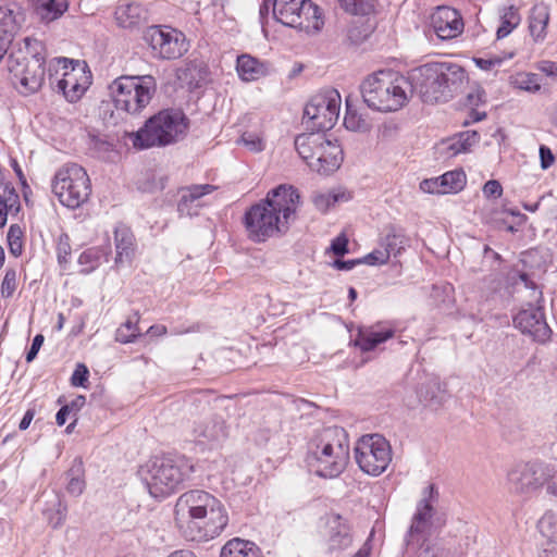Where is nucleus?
Listing matches in <instances>:
<instances>
[{
    "label": "nucleus",
    "instance_id": "nucleus-1",
    "mask_svg": "<svg viewBox=\"0 0 557 557\" xmlns=\"http://www.w3.org/2000/svg\"><path fill=\"white\" fill-rule=\"evenodd\" d=\"M175 521L190 541H209L221 534L228 516L223 504L201 490H191L176 500Z\"/></svg>",
    "mask_w": 557,
    "mask_h": 557
},
{
    "label": "nucleus",
    "instance_id": "nucleus-2",
    "mask_svg": "<svg viewBox=\"0 0 557 557\" xmlns=\"http://www.w3.org/2000/svg\"><path fill=\"white\" fill-rule=\"evenodd\" d=\"M300 196L292 185L271 189L265 199L251 206L244 215L248 237L264 243L276 234L285 233L295 218Z\"/></svg>",
    "mask_w": 557,
    "mask_h": 557
},
{
    "label": "nucleus",
    "instance_id": "nucleus-3",
    "mask_svg": "<svg viewBox=\"0 0 557 557\" xmlns=\"http://www.w3.org/2000/svg\"><path fill=\"white\" fill-rule=\"evenodd\" d=\"M410 79L424 102H447L468 84L466 70L453 62H432L412 70Z\"/></svg>",
    "mask_w": 557,
    "mask_h": 557
},
{
    "label": "nucleus",
    "instance_id": "nucleus-4",
    "mask_svg": "<svg viewBox=\"0 0 557 557\" xmlns=\"http://www.w3.org/2000/svg\"><path fill=\"white\" fill-rule=\"evenodd\" d=\"M349 461V438L345 429L327 426L309 442L307 463L321 478H337Z\"/></svg>",
    "mask_w": 557,
    "mask_h": 557
},
{
    "label": "nucleus",
    "instance_id": "nucleus-5",
    "mask_svg": "<svg viewBox=\"0 0 557 557\" xmlns=\"http://www.w3.org/2000/svg\"><path fill=\"white\" fill-rule=\"evenodd\" d=\"M412 81L393 71H379L361 84L364 103L377 111H397L408 101Z\"/></svg>",
    "mask_w": 557,
    "mask_h": 557
},
{
    "label": "nucleus",
    "instance_id": "nucleus-6",
    "mask_svg": "<svg viewBox=\"0 0 557 557\" xmlns=\"http://www.w3.org/2000/svg\"><path fill=\"white\" fill-rule=\"evenodd\" d=\"M195 472L193 461L184 456L163 457L150 460L139 471L150 495L164 498L191 480Z\"/></svg>",
    "mask_w": 557,
    "mask_h": 557
},
{
    "label": "nucleus",
    "instance_id": "nucleus-7",
    "mask_svg": "<svg viewBox=\"0 0 557 557\" xmlns=\"http://www.w3.org/2000/svg\"><path fill=\"white\" fill-rule=\"evenodd\" d=\"M188 119L180 110H162L149 117L145 125L131 134L135 148L145 149L170 145L184 135Z\"/></svg>",
    "mask_w": 557,
    "mask_h": 557
},
{
    "label": "nucleus",
    "instance_id": "nucleus-8",
    "mask_svg": "<svg viewBox=\"0 0 557 557\" xmlns=\"http://www.w3.org/2000/svg\"><path fill=\"white\" fill-rule=\"evenodd\" d=\"M25 54L18 52L10 54L9 71L15 84H20V91L34 94L40 89L45 79V58L41 55L42 45L37 39L25 37Z\"/></svg>",
    "mask_w": 557,
    "mask_h": 557
},
{
    "label": "nucleus",
    "instance_id": "nucleus-9",
    "mask_svg": "<svg viewBox=\"0 0 557 557\" xmlns=\"http://www.w3.org/2000/svg\"><path fill=\"white\" fill-rule=\"evenodd\" d=\"M295 148L309 168L320 174L335 172L343 162V149L336 140L326 138L324 133L298 135Z\"/></svg>",
    "mask_w": 557,
    "mask_h": 557
},
{
    "label": "nucleus",
    "instance_id": "nucleus-10",
    "mask_svg": "<svg viewBox=\"0 0 557 557\" xmlns=\"http://www.w3.org/2000/svg\"><path fill=\"white\" fill-rule=\"evenodd\" d=\"M115 108L128 114H139L152 100L157 81L152 75L120 76L110 85Z\"/></svg>",
    "mask_w": 557,
    "mask_h": 557
},
{
    "label": "nucleus",
    "instance_id": "nucleus-11",
    "mask_svg": "<svg viewBox=\"0 0 557 557\" xmlns=\"http://www.w3.org/2000/svg\"><path fill=\"white\" fill-rule=\"evenodd\" d=\"M52 191L67 208H78L91 193V184L85 169L76 163L65 164L52 180Z\"/></svg>",
    "mask_w": 557,
    "mask_h": 557
},
{
    "label": "nucleus",
    "instance_id": "nucleus-12",
    "mask_svg": "<svg viewBox=\"0 0 557 557\" xmlns=\"http://www.w3.org/2000/svg\"><path fill=\"white\" fill-rule=\"evenodd\" d=\"M274 18L306 32H319L324 24L320 8L310 0H274Z\"/></svg>",
    "mask_w": 557,
    "mask_h": 557
},
{
    "label": "nucleus",
    "instance_id": "nucleus-13",
    "mask_svg": "<svg viewBox=\"0 0 557 557\" xmlns=\"http://www.w3.org/2000/svg\"><path fill=\"white\" fill-rule=\"evenodd\" d=\"M341 95L336 89H326L314 95L306 104L304 117L311 133H324L336 124L341 111Z\"/></svg>",
    "mask_w": 557,
    "mask_h": 557
},
{
    "label": "nucleus",
    "instance_id": "nucleus-14",
    "mask_svg": "<svg viewBox=\"0 0 557 557\" xmlns=\"http://www.w3.org/2000/svg\"><path fill=\"white\" fill-rule=\"evenodd\" d=\"M354 450L360 470L369 475H380L392 461L389 443L376 433L361 436L357 441Z\"/></svg>",
    "mask_w": 557,
    "mask_h": 557
},
{
    "label": "nucleus",
    "instance_id": "nucleus-15",
    "mask_svg": "<svg viewBox=\"0 0 557 557\" xmlns=\"http://www.w3.org/2000/svg\"><path fill=\"white\" fill-rule=\"evenodd\" d=\"M437 498V491L433 484L428 485L422 492V498L418 502L416 512L412 516L410 527L405 536L407 546L421 548L432 534V518L434 516L433 503Z\"/></svg>",
    "mask_w": 557,
    "mask_h": 557
},
{
    "label": "nucleus",
    "instance_id": "nucleus-16",
    "mask_svg": "<svg viewBox=\"0 0 557 557\" xmlns=\"http://www.w3.org/2000/svg\"><path fill=\"white\" fill-rule=\"evenodd\" d=\"M145 40L151 49L152 57L159 60H175L188 50L185 35L169 26L149 27Z\"/></svg>",
    "mask_w": 557,
    "mask_h": 557
},
{
    "label": "nucleus",
    "instance_id": "nucleus-17",
    "mask_svg": "<svg viewBox=\"0 0 557 557\" xmlns=\"http://www.w3.org/2000/svg\"><path fill=\"white\" fill-rule=\"evenodd\" d=\"M552 474V466L533 461L515 466L507 474L509 490L520 495L540 491Z\"/></svg>",
    "mask_w": 557,
    "mask_h": 557
},
{
    "label": "nucleus",
    "instance_id": "nucleus-18",
    "mask_svg": "<svg viewBox=\"0 0 557 557\" xmlns=\"http://www.w3.org/2000/svg\"><path fill=\"white\" fill-rule=\"evenodd\" d=\"M64 73L57 88L70 102L79 100L91 84V72L85 61L62 58Z\"/></svg>",
    "mask_w": 557,
    "mask_h": 557
},
{
    "label": "nucleus",
    "instance_id": "nucleus-19",
    "mask_svg": "<svg viewBox=\"0 0 557 557\" xmlns=\"http://www.w3.org/2000/svg\"><path fill=\"white\" fill-rule=\"evenodd\" d=\"M325 553L337 557L352 544L350 527L346 519L337 513L326 517L323 530Z\"/></svg>",
    "mask_w": 557,
    "mask_h": 557
},
{
    "label": "nucleus",
    "instance_id": "nucleus-20",
    "mask_svg": "<svg viewBox=\"0 0 557 557\" xmlns=\"http://www.w3.org/2000/svg\"><path fill=\"white\" fill-rule=\"evenodd\" d=\"M513 325L521 331V333L529 335L533 341L539 343H546L552 335V330L548 326L544 312L541 308H527L520 310L513 317Z\"/></svg>",
    "mask_w": 557,
    "mask_h": 557
},
{
    "label": "nucleus",
    "instance_id": "nucleus-21",
    "mask_svg": "<svg viewBox=\"0 0 557 557\" xmlns=\"http://www.w3.org/2000/svg\"><path fill=\"white\" fill-rule=\"evenodd\" d=\"M432 26L442 40L456 38L463 32V20L459 11L450 7H438L432 14Z\"/></svg>",
    "mask_w": 557,
    "mask_h": 557
},
{
    "label": "nucleus",
    "instance_id": "nucleus-22",
    "mask_svg": "<svg viewBox=\"0 0 557 557\" xmlns=\"http://www.w3.org/2000/svg\"><path fill=\"white\" fill-rule=\"evenodd\" d=\"M215 189L216 187L211 184L191 185L184 188L177 203L178 213L187 216L197 215L203 206L201 198Z\"/></svg>",
    "mask_w": 557,
    "mask_h": 557
},
{
    "label": "nucleus",
    "instance_id": "nucleus-23",
    "mask_svg": "<svg viewBox=\"0 0 557 557\" xmlns=\"http://www.w3.org/2000/svg\"><path fill=\"white\" fill-rule=\"evenodd\" d=\"M195 438L199 443H220L227 436L225 421L221 417H211L194 428Z\"/></svg>",
    "mask_w": 557,
    "mask_h": 557
},
{
    "label": "nucleus",
    "instance_id": "nucleus-24",
    "mask_svg": "<svg viewBox=\"0 0 557 557\" xmlns=\"http://www.w3.org/2000/svg\"><path fill=\"white\" fill-rule=\"evenodd\" d=\"M393 336L394 331L392 329H383L380 325L361 327L358 331L355 345L359 347L361 351H371L375 349L377 345Z\"/></svg>",
    "mask_w": 557,
    "mask_h": 557
},
{
    "label": "nucleus",
    "instance_id": "nucleus-25",
    "mask_svg": "<svg viewBox=\"0 0 557 557\" xmlns=\"http://www.w3.org/2000/svg\"><path fill=\"white\" fill-rule=\"evenodd\" d=\"M417 393L419 400L432 408H438L448 397L446 385L436 377L426 380Z\"/></svg>",
    "mask_w": 557,
    "mask_h": 557
},
{
    "label": "nucleus",
    "instance_id": "nucleus-26",
    "mask_svg": "<svg viewBox=\"0 0 557 557\" xmlns=\"http://www.w3.org/2000/svg\"><path fill=\"white\" fill-rule=\"evenodd\" d=\"M18 28L16 13L9 8L0 7V60L7 53Z\"/></svg>",
    "mask_w": 557,
    "mask_h": 557
},
{
    "label": "nucleus",
    "instance_id": "nucleus-27",
    "mask_svg": "<svg viewBox=\"0 0 557 557\" xmlns=\"http://www.w3.org/2000/svg\"><path fill=\"white\" fill-rule=\"evenodd\" d=\"M210 71L202 61H190L180 72L178 78L188 85L189 88H199L209 81Z\"/></svg>",
    "mask_w": 557,
    "mask_h": 557
},
{
    "label": "nucleus",
    "instance_id": "nucleus-28",
    "mask_svg": "<svg viewBox=\"0 0 557 557\" xmlns=\"http://www.w3.org/2000/svg\"><path fill=\"white\" fill-rule=\"evenodd\" d=\"M115 20L123 28H133L146 20V11L139 3L121 4L115 10Z\"/></svg>",
    "mask_w": 557,
    "mask_h": 557
},
{
    "label": "nucleus",
    "instance_id": "nucleus-29",
    "mask_svg": "<svg viewBox=\"0 0 557 557\" xmlns=\"http://www.w3.org/2000/svg\"><path fill=\"white\" fill-rule=\"evenodd\" d=\"M220 557H262V554L253 542L236 537L226 542Z\"/></svg>",
    "mask_w": 557,
    "mask_h": 557
},
{
    "label": "nucleus",
    "instance_id": "nucleus-30",
    "mask_svg": "<svg viewBox=\"0 0 557 557\" xmlns=\"http://www.w3.org/2000/svg\"><path fill=\"white\" fill-rule=\"evenodd\" d=\"M236 70L239 77L245 82L257 81L267 74L265 65L248 54L237 58Z\"/></svg>",
    "mask_w": 557,
    "mask_h": 557
},
{
    "label": "nucleus",
    "instance_id": "nucleus-31",
    "mask_svg": "<svg viewBox=\"0 0 557 557\" xmlns=\"http://www.w3.org/2000/svg\"><path fill=\"white\" fill-rule=\"evenodd\" d=\"M116 257L115 263L128 261L133 253L134 238L126 227H117L114 232Z\"/></svg>",
    "mask_w": 557,
    "mask_h": 557
},
{
    "label": "nucleus",
    "instance_id": "nucleus-32",
    "mask_svg": "<svg viewBox=\"0 0 557 557\" xmlns=\"http://www.w3.org/2000/svg\"><path fill=\"white\" fill-rule=\"evenodd\" d=\"M84 463L82 458H75L66 472L69 480L66 491L73 496H79L85 490Z\"/></svg>",
    "mask_w": 557,
    "mask_h": 557
},
{
    "label": "nucleus",
    "instance_id": "nucleus-33",
    "mask_svg": "<svg viewBox=\"0 0 557 557\" xmlns=\"http://www.w3.org/2000/svg\"><path fill=\"white\" fill-rule=\"evenodd\" d=\"M500 24L496 36L498 39L507 37L521 22L518 9L513 5L504 7L499 11Z\"/></svg>",
    "mask_w": 557,
    "mask_h": 557
},
{
    "label": "nucleus",
    "instance_id": "nucleus-34",
    "mask_svg": "<svg viewBox=\"0 0 557 557\" xmlns=\"http://www.w3.org/2000/svg\"><path fill=\"white\" fill-rule=\"evenodd\" d=\"M20 209V198L14 188L2 187L0 193V227L4 226L9 213H16Z\"/></svg>",
    "mask_w": 557,
    "mask_h": 557
},
{
    "label": "nucleus",
    "instance_id": "nucleus-35",
    "mask_svg": "<svg viewBox=\"0 0 557 557\" xmlns=\"http://www.w3.org/2000/svg\"><path fill=\"white\" fill-rule=\"evenodd\" d=\"M549 21V13L546 7L536 5L533 8L529 29L535 40L543 39Z\"/></svg>",
    "mask_w": 557,
    "mask_h": 557
},
{
    "label": "nucleus",
    "instance_id": "nucleus-36",
    "mask_svg": "<svg viewBox=\"0 0 557 557\" xmlns=\"http://www.w3.org/2000/svg\"><path fill=\"white\" fill-rule=\"evenodd\" d=\"M311 199L319 211L326 212L335 203L348 201L350 194L346 191H315Z\"/></svg>",
    "mask_w": 557,
    "mask_h": 557
},
{
    "label": "nucleus",
    "instance_id": "nucleus-37",
    "mask_svg": "<svg viewBox=\"0 0 557 557\" xmlns=\"http://www.w3.org/2000/svg\"><path fill=\"white\" fill-rule=\"evenodd\" d=\"M511 87L535 94L541 90V81L537 74L519 72L509 77Z\"/></svg>",
    "mask_w": 557,
    "mask_h": 557
},
{
    "label": "nucleus",
    "instance_id": "nucleus-38",
    "mask_svg": "<svg viewBox=\"0 0 557 557\" xmlns=\"http://www.w3.org/2000/svg\"><path fill=\"white\" fill-rule=\"evenodd\" d=\"M408 245V238L400 231L392 228L382 242V246L388 251V256H398Z\"/></svg>",
    "mask_w": 557,
    "mask_h": 557
},
{
    "label": "nucleus",
    "instance_id": "nucleus-39",
    "mask_svg": "<svg viewBox=\"0 0 557 557\" xmlns=\"http://www.w3.org/2000/svg\"><path fill=\"white\" fill-rule=\"evenodd\" d=\"M344 125L352 132H367L370 128L369 122L356 110L346 99V114L344 116Z\"/></svg>",
    "mask_w": 557,
    "mask_h": 557
},
{
    "label": "nucleus",
    "instance_id": "nucleus-40",
    "mask_svg": "<svg viewBox=\"0 0 557 557\" xmlns=\"http://www.w3.org/2000/svg\"><path fill=\"white\" fill-rule=\"evenodd\" d=\"M441 184L446 194H455L460 191L466 185V174L462 170L449 171L443 174Z\"/></svg>",
    "mask_w": 557,
    "mask_h": 557
},
{
    "label": "nucleus",
    "instance_id": "nucleus-41",
    "mask_svg": "<svg viewBox=\"0 0 557 557\" xmlns=\"http://www.w3.org/2000/svg\"><path fill=\"white\" fill-rule=\"evenodd\" d=\"M139 318L135 314L134 319L129 318L124 324H122L115 333V339L122 344L133 342L139 336V330L137 326Z\"/></svg>",
    "mask_w": 557,
    "mask_h": 557
},
{
    "label": "nucleus",
    "instance_id": "nucleus-42",
    "mask_svg": "<svg viewBox=\"0 0 557 557\" xmlns=\"http://www.w3.org/2000/svg\"><path fill=\"white\" fill-rule=\"evenodd\" d=\"M341 7L354 15H368L374 10V0H338Z\"/></svg>",
    "mask_w": 557,
    "mask_h": 557
},
{
    "label": "nucleus",
    "instance_id": "nucleus-43",
    "mask_svg": "<svg viewBox=\"0 0 557 557\" xmlns=\"http://www.w3.org/2000/svg\"><path fill=\"white\" fill-rule=\"evenodd\" d=\"M101 252L96 248H89L83 251L78 258V263L81 265H86L85 269L82 270L84 273H89L94 269H96L100 263Z\"/></svg>",
    "mask_w": 557,
    "mask_h": 557
},
{
    "label": "nucleus",
    "instance_id": "nucleus-44",
    "mask_svg": "<svg viewBox=\"0 0 557 557\" xmlns=\"http://www.w3.org/2000/svg\"><path fill=\"white\" fill-rule=\"evenodd\" d=\"M71 252L69 235L65 233L60 234L57 240V258L60 265L64 267L69 262Z\"/></svg>",
    "mask_w": 557,
    "mask_h": 557
},
{
    "label": "nucleus",
    "instance_id": "nucleus-45",
    "mask_svg": "<svg viewBox=\"0 0 557 557\" xmlns=\"http://www.w3.org/2000/svg\"><path fill=\"white\" fill-rule=\"evenodd\" d=\"M240 143L252 152H260L265 147L263 138L253 132H245L240 137Z\"/></svg>",
    "mask_w": 557,
    "mask_h": 557
},
{
    "label": "nucleus",
    "instance_id": "nucleus-46",
    "mask_svg": "<svg viewBox=\"0 0 557 557\" xmlns=\"http://www.w3.org/2000/svg\"><path fill=\"white\" fill-rule=\"evenodd\" d=\"M44 10L47 12V14H46L47 18L55 20L67 10V1L66 0H48L44 4Z\"/></svg>",
    "mask_w": 557,
    "mask_h": 557
},
{
    "label": "nucleus",
    "instance_id": "nucleus-47",
    "mask_svg": "<svg viewBox=\"0 0 557 557\" xmlns=\"http://www.w3.org/2000/svg\"><path fill=\"white\" fill-rule=\"evenodd\" d=\"M17 272L15 269H8L5 271L2 284L1 294L3 297L9 298L16 289Z\"/></svg>",
    "mask_w": 557,
    "mask_h": 557
},
{
    "label": "nucleus",
    "instance_id": "nucleus-48",
    "mask_svg": "<svg viewBox=\"0 0 557 557\" xmlns=\"http://www.w3.org/2000/svg\"><path fill=\"white\" fill-rule=\"evenodd\" d=\"M8 240L11 253L14 255L15 257L20 256L23 250L20 227L14 225L10 227L8 233Z\"/></svg>",
    "mask_w": 557,
    "mask_h": 557
},
{
    "label": "nucleus",
    "instance_id": "nucleus-49",
    "mask_svg": "<svg viewBox=\"0 0 557 557\" xmlns=\"http://www.w3.org/2000/svg\"><path fill=\"white\" fill-rule=\"evenodd\" d=\"M442 177L426 178L420 183V189L428 194L445 195L443 184H441Z\"/></svg>",
    "mask_w": 557,
    "mask_h": 557
},
{
    "label": "nucleus",
    "instance_id": "nucleus-50",
    "mask_svg": "<svg viewBox=\"0 0 557 557\" xmlns=\"http://www.w3.org/2000/svg\"><path fill=\"white\" fill-rule=\"evenodd\" d=\"M389 259L388 251L383 249H376L366 257H363L362 263L369 264V265H376V264H385Z\"/></svg>",
    "mask_w": 557,
    "mask_h": 557
},
{
    "label": "nucleus",
    "instance_id": "nucleus-51",
    "mask_svg": "<svg viewBox=\"0 0 557 557\" xmlns=\"http://www.w3.org/2000/svg\"><path fill=\"white\" fill-rule=\"evenodd\" d=\"M88 368L83 363H78L72 374L71 384L73 386H85V383L88 381Z\"/></svg>",
    "mask_w": 557,
    "mask_h": 557
},
{
    "label": "nucleus",
    "instance_id": "nucleus-52",
    "mask_svg": "<svg viewBox=\"0 0 557 557\" xmlns=\"http://www.w3.org/2000/svg\"><path fill=\"white\" fill-rule=\"evenodd\" d=\"M483 194L487 198H498L503 194V187L498 181L490 180L483 186Z\"/></svg>",
    "mask_w": 557,
    "mask_h": 557
},
{
    "label": "nucleus",
    "instance_id": "nucleus-53",
    "mask_svg": "<svg viewBox=\"0 0 557 557\" xmlns=\"http://www.w3.org/2000/svg\"><path fill=\"white\" fill-rule=\"evenodd\" d=\"M331 250L336 256H344L348 252V239L342 234L334 238L331 244Z\"/></svg>",
    "mask_w": 557,
    "mask_h": 557
},
{
    "label": "nucleus",
    "instance_id": "nucleus-54",
    "mask_svg": "<svg viewBox=\"0 0 557 557\" xmlns=\"http://www.w3.org/2000/svg\"><path fill=\"white\" fill-rule=\"evenodd\" d=\"M554 458L557 459V443L552 448ZM548 494L557 496V468L552 467V474L545 482Z\"/></svg>",
    "mask_w": 557,
    "mask_h": 557
},
{
    "label": "nucleus",
    "instance_id": "nucleus-55",
    "mask_svg": "<svg viewBox=\"0 0 557 557\" xmlns=\"http://www.w3.org/2000/svg\"><path fill=\"white\" fill-rule=\"evenodd\" d=\"M443 145L445 146V149L447 150L449 156H456L461 152H467L466 146H462V143H460V139L457 137V135L444 141Z\"/></svg>",
    "mask_w": 557,
    "mask_h": 557
},
{
    "label": "nucleus",
    "instance_id": "nucleus-56",
    "mask_svg": "<svg viewBox=\"0 0 557 557\" xmlns=\"http://www.w3.org/2000/svg\"><path fill=\"white\" fill-rule=\"evenodd\" d=\"M457 137L460 139V143H462V146H466V151H468L480 139V136L475 131L461 132Z\"/></svg>",
    "mask_w": 557,
    "mask_h": 557
},
{
    "label": "nucleus",
    "instance_id": "nucleus-57",
    "mask_svg": "<svg viewBox=\"0 0 557 557\" xmlns=\"http://www.w3.org/2000/svg\"><path fill=\"white\" fill-rule=\"evenodd\" d=\"M536 69L549 77H557V62L542 60L537 62Z\"/></svg>",
    "mask_w": 557,
    "mask_h": 557
},
{
    "label": "nucleus",
    "instance_id": "nucleus-58",
    "mask_svg": "<svg viewBox=\"0 0 557 557\" xmlns=\"http://www.w3.org/2000/svg\"><path fill=\"white\" fill-rule=\"evenodd\" d=\"M44 341H45V337L41 334H37L34 337L32 346H30L29 350L26 354V361L27 362H32L37 357V354H38L40 347L42 346Z\"/></svg>",
    "mask_w": 557,
    "mask_h": 557
},
{
    "label": "nucleus",
    "instance_id": "nucleus-59",
    "mask_svg": "<svg viewBox=\"0 0 557 557\" xmlns=\"http://www.w3.org/2000/svg\"><path fill=\"white\" fill-rule=\"evenodd\" d=\"M540 159H541V166L544 170L548 169L554 163V160H555L552 150L544 145H542L540 147Z\"/></svg>",
    "mask_w": 557,
    "mask_h": 557
},
{
    "label": "nucleus",
    "instance_id": "nucleus-60",
    "mask_svg": "<svg viewBox=\"0 0 557 557\" xmlns=\"http://www.w3.org/2000/svg\"><path fill=\"white\" fill-rule=\"evenodd\" d=\"M362 263V260L361 259H355V260H336L334 262V267L337 269V270H343V271H349L351 269H354V267L356 264H360Z\"/></svg>",
    "mask_w": 557,
    "mask_h": 557
},
{
    "label": "nucleus",
    "instance_id": "nucleus-61",
    "mask_svg": "<svg viewBox=\"0 0 557 557\" xmlns=\"http://www.w3.org/2000/svg\"><path fill=\"white\" fill-rule=\"evenodd\" d=\"M270 11L274 15V0H263L259 9V15L261 22L269 15Z\"/></svg>",
    "mask_w": 557,
    "mask_h": 557
},
{
    "label": "nucleus",
    "instance_id": "nucleus-62",
    "mask_svg": "<svg viewBox=\"0 0 557 557\" xmlns=\"http://www.w3.org/2000/svg\"><path fill=\"white\" fill-rule=\"evenodd\" d=\"M34 417H35V409H28L25 412L24 417L22 418V420H21V422L18 424V429L21 431L27 430L29 424H30V422L33 421Z\"/></svg>",
    "mask_w": 557,
    "mask_h": 557
},
{
    "label": "nucleus",
    "instance_id": "nucleus-63",
    "mask_svg": "<svg viewBox=\"0 0 557 557\" xmlns=\"http://www.w3.org/2000/svg\"><path fill=\"white\" fill-rule=\"evenodd\" d=\"M70 407H61L60 410L57 412V416H55V421H57V424L62 426L63 424H65L66 422V419L70 414Z\"/></svg>",
    "mask_w": 557,
    "mask_h": 557
},
{
    "label": "nucleus",
    "instance_id": "nucleus-64",
    "mask_svg": "<svg viewBox=\"0 0 557 557\" xmlns=\"http://www.w3.org/2000/svg\"><path fill=\"white\" fill-rule=\"evenodd\" d=\"M541 557H557V543L548 544Z\"/></svg>",
    "mask_w": 557,
    "mask_h": 557
}]
</instances>
